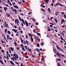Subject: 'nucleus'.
<instances>
[{
    "label": "nucleus",
    "instance_id": "1",
    "mask_svg": "<svg viewBox=\"0 0 66 66\" xmlns=\"http://www.w3.org/2000/svg\"><path fill=\"white\" fill-rule=\"evenodd\" d=\"M28 35L30 36H31V37L30 39L31 40V42H32V43H33V38H32V34H29Z\"/></svg>",
    "mask_w": 66,
    "mask_h": 66
},
{
    "label": "nucleus",
    "instance_id": "2",
    "mask_svg": "<svg viewBox=\"0 0 66 66\" xmlns=\"http://www.w3.org/2000/svg\"><path fill=\"white\" fill-rule=\"evenodd\" d=\"M18 22H19V20L17 19H15V24L17 23V24L18 26H19V24H18Z\"/></svg>",
    "mask_w": 66,
    "mask_h": 66
},
{
    "label": "nucleus",
    "instance_id": "3",
    "mask_svg": "<svg viewBox=\"0 0 66 66\" xmlns=\"http://www.w3.org/2000/svg\"><path fill=\"white\" fill-rule=\"evenodd\" d=\"M56 48H57V49L58 50H60H60H61L62 51H63V52H64V51H63V50H62V49L61 48H60V47H59L58 46L56 45Z\"/></svg>",
    "mask_w": 66,
    "mask_h": 66
},
{
    "label": "nucleus",
    "instance_id": "4",
    "mask_svg": "<svg viewBox=\"0 0 66 66\" xmlns=\"http://www.w3.org/2000/svg\"><path fill=\"white\" fill-rule=\"evenodd\" d=\"M11 8L12 10L13 11V12H14V11H15V14H17V10H16V9H14V10H13V7H11Z\"/></svg>",
    "mask_w": 66,
    "mask_h": 66
},
{
    "label": "nucleus",
    "instance_id": "5",
    "mask_svg": "<svg viewBox=\"0 0 66 66\" xmlns=\"http://www.w3.org/2000/svg\"><path fill=\"white\" fill-rule=\"evenodd\" d=\"M60 5V6H64V5H62V4L60 3H59L58 4V3H56V6H58V5Z\"/></svg>",
    "mask_w": 66,
    "mask_h": 66
},
{
    "label": "nucleus",
    "instance_id": "6",
    "mask_svg": "<svg viewBox=\"0 0 66 66\" xmlns=\"http://www.w3.org/2000/svg\"><path fill=\"white\" fill-rule=\"evenodd\" d=\"M12 31H14V32H15V33L17 32V29H12Z\"/></svg>",
    "mask_w": 66,
    "mask_h": 66
},
{
    "label": "nucleus",
    "instance_id": "7",
    "mask_svg": "<svg viewBox=\"0 0 66 66\" xmlns=\"http://www.w3.org/2000/svg\"><path fill=\"white\" fill-rule=\"evenodd\" d=\"M56 54H57V55L58 56H59V57H61V55H60V54L58 52H57Z\"/></svg>",
    "mask_w": 66,
    "mask_h": 66
},
{
    "label": "nucleus",
    "instance_id": "8",
    "mask_svg": "<svg viewBox=\"0 0 66 66\" xmlns=\"http://www.w3.org/2000/svg\"><path fill=\"white\" fill-rule=\"evenodd\" d=\"M10 62L12 65H14V63H13V62L12 61H10Z\"/></svg>",
    "mask_w": 66,
    "mask_h": 66
},
{
    "label": "nucleus",
    "instance_id": "9",
    "mask_svg": "<svg viewBox=\"0 0 66 66\" xmlns=\"http://www.w3.org/2000/svg\"><path fill=\"white\" fill-rule=\"evenodd\" d=\"M13 7H15V9H18V7L16 5H14Z\"/></svg>",
    "mask_w": 66,
    "mask_h": 66
},
{
    "label": "nucleus",
    "instance_id": "10",
    "mask_svg": "<svg viewBox=\"0 0 66 66\" xmlns=\"http://www.w3.org/2000/svg\"><path fill=\"white\" fill-rule=\"evenodd\" d=\"M8 53H9V52H8V51H7V59H9V57H8V56H7L8 55Z\"/></svg>",
    "mask_w": 66,
    "mask_h": 66
},
{
    "label": "nucleus",
    "instance_id": "11",
    "mask_svg": "<svg viewBox=\"0 0 66 66\" xmlns=\"http://www.w3.org/2000/svg\"><path fill=\"white\" fill-rule=\"evenodd\" d=\"M27 50H29V51L30 52H32V50H31V49H30V48H28Z\"/></svg>",
    "mask_w": 66,
    "mask_h": 66
},
{
    "label": "nucleus",
    "instance_id": "12",
    "mask_svg": "<svg viewBox=\"0 0 66 66\" xmlns=\"http://www.w3.org/2000/svg\"><path fill=\"white\" fill-rule=\"evenodd\" d=\"M4 11H5V12H6V10L7 9V8H6V7H4Z\"/></svg>",
    "mask_w": 66,
    "mask_h": 66
},
{
    "label": "nucleus",
    "instance_id": "13",
    "mask_svg": "<svg viewBox=\"0 0 66 66\" xmlns=\"http://www.w3.org/2000/svg\"><path fill=\"white\" fill-rule=\"evenodd\" d=\"M45 61V58H44V56H42V58L41 59V61Z\"/></svg>",
    "mask_w": 66,
    "mask_h": 66
},
{
    "label": "nucleus",
    "instance_id": "14",
    "mask_svg": "<svg viewBox=\"0 0 66 66\" xmlns=\"http://www.w3.org/2000/svg\"><path fill=\"white\" fill-rule=\"evenodd\" d=\"M21 20L22 22V23H23V24L24 25H25V23H24V21L23 20V19H21Z\"/></svg>",
    "mask_w": 66,
    "mask_h": 66
},
{
    "label": "nucleus",
    "instance_id": "15",
    "mask_svg": "<svg viewBox=\"0 0 66 66\" xmlns=\"http://www.w3.org/2000/svg\"><path fill=\"white\" fill-rule=\"evenodd\" d=\"M53 50L55 53H56V52H55L56 51V49H54V48H53Z\"/></svg>",
    "mask_w": 66,
    "mask_h": 66
},
{
    "label": "nucleus",
    "instance_id": "16",
    "mask_svg": "<svg viewBox=\"0 0 66 66\" xmlns=\"http://www.w3.org/2000/svg\"><path fill=\"white\" fill-rule=\"evenodd\" d=\"M10 49H11V51L13 52V50L14 49V48H13L12 47H10Z\"/></svg>",
    "mask_w": 66,
    "mask_h": 66
},
{
    "label": "nucleus",
    "instance_id": "17",
    "mask_svg": "<svg viewBox=\"0 0 66 66\" xmlns=\"http://www.w3.org/2000/svg\"><path fill=\"white\" fill-rule=\"evenodd\" d=\"M0 62L2 64V65H3V61L1 60H0Z\"/></svg>",
    "mask_w": 66,
    "mask_h": 66
},
{
    "label": "nucleus",
    "instance_id": "18",
    "mask_svg": "<svg viewBox=\"0 0 66 66\" xmlns=\"http://www.w3.org/2000/svg\"><path fill=\"white\" fill-rule=\"evenodd\" d=\"M37 47H40V46H39V43H37Z\"/></svg>",
    "mask_w": 66,
    "mask_h": 66
},
{
    "label": "nucleus",
    "instance_id": "19",
    "mask_svg": "<svg viewBox=\"0 0 66 66\" xmlns=\"http://www.w3.org/2000/svg\"><path fill=\"white\" fill-rule=\"evenodd\" d=\"M7 15L8 17H10V14L9 13L6 14Z\"/></svg>",
    "mask_w": 66,
    "mask_h": 66
},
{
    "label": "nucleus",
    "instance_id": "20",
    "mask_svg": "<svg viewBox=\"0 0 66 66\" xmlns=\"http://www.w3.org/2000/svg\"><path fill=\"white\" fill-rule=\"evenodd\" d=\"M10 37V36L9 35H7V40H8L9 39V37Z\"/></svg>",
    "mask_w": 66,
    "mask_h": 66
},
{
    "label": "nucleus",
    "instance_id": "21",
    "mask_svg": "<svg viewBox=\"0 0 66 66\" xmlns=\"http://www.w3.org/2000/svg\"><path fill=\"white\" fill-rule=\"evenodd\" d=\"M7 33H8V34H9L10 35V34H11V32H10V31H7Z\"/></svg>",
    "mask_w": 66,
    "mask_h": 66
},
{
    "label": "nucleus",
    "instance_id": "22",
    "mask_svg": "<svg viewBox=\"0 0 66 66\" xmlns=\"http://www.w3.org/2000/svg\"><path fill=\"white\" fill-rule=\"evenodd\" d=\"M54 20L56 22V23H57L58 22V21H57V19H54Z\"/></svg>",
    "mask_w": 66,
    "mask_h": 66
},
{
    "label": "nucleus",
    "instance_id": "23",
    "mask_svg": "<svg viewBox=\"0 0 66 66\" xmlns=\"http://www.w3.org/2000/svg\"><path fill=\"white\" fill-rule=\"evenodd\" d=\"M62 34L63 37H65V36L64 35V33H63V32H62Z\"/></svg>",
    "mask_w": 66,
    "mask_h": 66
},
{
    "label": "nucleus",
    "instance_id": "24",
    "mask_svg": "<svg viewBox=\"0 0 66 66\" xmlns=\"http://www.w3.org/2000/svg\"><path fill=\"white\" fill-rule=\"evenodd\" d=\"M61 20V21L63 22H65V20L64 19H62Z\"/></svg>",
    "mask_w": 66,
    "mask_h": 66
},
{
    "label": "nucleus",
    "instance_id": "25",
    "mask_svg": "<svg viewBox=\"0 0 66 66\" xmlns=\"http://www.w3.org/2000/svg\"><path fill=\"white\" fill-rule=\"evenodd\" d=\"M14 44L15 45V47H17V43H16V42H14Z\"/></svg>",
    "mask_w": 66,
    "mask_h": 66
},
{
    "label": "nucleus",
    "instance_id": "26",
    "mask_svg": "<svg viewBox=\"0 0 66 66\" xmlns=\"http://www.w3.org/2000/svg\"><path fill=\"white\" fill-rule=\"evenodd\" d=\"M48 12H50H50H51V10H50V8H48Z\"/></svg>",
    "mask_w": 66,
    "mask_h": 66
},
{
    "label": "nucleus",
    "instance_id": "27",
    "mask_svg": "<svg viewBox=\"0 0 66 66\" xmlns=\"http://www.w3.org/2000/svg\"><path fill=\"white\" fill-rule=\"evenodd\" d=\"M7 29H5L4 31L5 33H6V32H7Z\"/></svg>",
    "mask_w": 66,
    "mask_h": 66
},
{
    "label": "nucleus",
    "instance_id": "28",
    "mask_svg": "<svg viewBox=\"0 0 66 66\" xmlns=\"http://www.w3.org/2000/svg\"><path fill=\"white\" fill-rule=\"evenodd\" d=\"M37 34L39 36H40V33H37Z\"/></svg>",
    "mask_w": 66,
    "mask_h": 66
},
{
    "label": "nucleus",
    "instance_id": "29",
    "mask_svg": "<svg viewBox=\"0 0 66 66\" xmlns=\"http://www.w3.org/2000/svg\"><path fill=\"white\" fill-rule=\"evenodd\" d=\"M40 45H44V43L43 42H42L41 43Z\"/></svg>",
    "mask_w": 66,
    "mask_h": 66
},
{
    "label": "nucleus",
    "instance_id": "30",
    "mask_svg": "<svg viewBox=\"0 0 66 66\" xmlns=\"http://www.w3.org/2000/svg\"><path fill=\"white\" fill-rule=\"evenodd\" d=\"M32 20L33 21H34V22H35V21H36V20H35V19H34V18H33Z\"/></svg>",
    "mask_w": 66,
    "mask_h": 66
},
{
    "label": "nucleus",
    "instance_id": "31",
    "mask_svg": "<svg viewBox=\"0 0 66 66\" xmlns=\"http://www.w3.org/2000/svg\"><path fill=\"white\" fill-rule=\"evenodd\" d=\"M26 25L27 27H28V26H29V24H28V23H26Z\"/></svg>",
    "mask_w": 66,
    "mask_h": 66
},
{
    "label": "nucleus",
    "instance_id": "32",
    "mask_svg": "<svg viewBox=\"0 0 66 66\" xmlns=\"http://www.w3.org/2000/svg\"><path fill=\"white\" fill-rule=\"evenodd\" d=\"M16 64H18V65L17 66H20L19 65V64L18 63V62H16Z\"/></svg>",
    "mask_w": 66,
    "mask_h": 66
},
{
    "label": "nucleus",
    "instance_id": "33",
    "mask_svg": "<svg viewBox=\"0 0 66 66\" xmlns=\"http://www.w3.org/2000/svg\"><path fill=\"white\" fill-rule=\"evenodd\" d=\"M1 52H2L3 53H4V51L3 50H2L1 51Z\"/></svg>",
    "mask_w": 66,
    "mask_h": 66
},
{
    "label": "nucleus",
    "instance_id": "34",
    "mask_svg": "<svg viewBox=\"0 0 66 66\" xmlns=\"http://www.w3.org/2000/svg\"><path fill=\"white\" fill-rule=\"evenodd\" d=\"M18 47H16L17 48V50H19V46H18Z\"/></svg>",
    "mask_w": 66,
    "mask_h": 66
},
{
    "label": "nucleus",
    "instance_id": "35",
    "mask_svg": "<svg viewBox=\"0 0 66 66\" xmlns=\"http://www.w3.org/2000/svg\"><path fill=\"white\" fill-rule=\"evenodd\" d=\"M57 60L58 61H59V62H61V60L60 59H58Z\"/></svg>",
    "mask_w": 66,
    "mask_h": 66
},
{
    "label": "nucleus",
    "instance_id": "36",
    "mask_svg": "<svg viewBox=\"0 0 66 66\" xmlns=\"http://www.w3.org/2000/svg\"><path fill=\"white\" fill-rule=\"evenodd\" d=\"M37 50L38 52L40 53V52L39 51V50L38 49V48H37Z\"/></svg>",
    "mask_w": 66,
    "mask_h": 66
},
{
    "label": "nucleus",
    "instance_id": "37",
    "mask_svg": "<svg viewBox=\"0 0 66 66\" xmlns=\"http://www.w3.org/2000/svg\"><path fill=\"white\" fill-rule=\"evenodd\" d=\"M60 38L61 40H63V38L61 36H60Z\"/></svg>",
    "mask_w": 66,
    "mask_h": 66
},
{
    "label": "nucleus",
    "instance_id": "38",
    "mask_svg": "<svg viewBox=\"0 0 66 66\" xmlns=\"http://www.w3.org/2000/svg\"><path fill=\"white\" fill-rule=\"evenodd\" d=\"M19 18L20 21H21V18L20 17V16H19Z\"/></svg>",
    "mask_w": 66,
    "mask_h": 66
},
{
    "label": "nucleus",
    "instance_id": "39",
    "mask_svg": "<svg viewBox=\"0 0 66 66\" xmlns=\"http://www.w3.org/2000/svg\"><path fill=\"white\" fill-rule=\"evenodd\" d=\"M22 49L23 51H25V50H24V47H23L22 48Z\"/></svg>",
    "mask_w": 66,
    "mask_h": 66
},
{
    "label": "nucleus",
    "instance_id": "40",
    "mask_svg": "<svg viewBox=\"0 0 66 66\" xmlns=\"http://www.w3.org/2000/svg\"><path fill=\"white\" fill-rule=\"evenodd\" d=\"M9 52L10 53H12V52H11V49H10V48H9Z\"/></svg>",
    "mask_w": 66,
    "mask_h": 66
},
{
    "label": "nucleus",
    "instance_id": "41",
    "mask_svg": "<svg viewBox=\"0 0 66 66\" xmlns=\"http://www.w3.org/2000/svg\"><path fill=\"white\" fill-rule=\"evenodd\" d=\"M13 56H16V53H14V54H13Z\"/></svg>",
    "mask_w": 66,
    "mask_h": 66
},
{
    "label": "nucleus",
    "instance_id": "42",
    "mask_svg": "<svg viewBox=\"0 0 66 66\" xmlns=\"http://www.w3.org/2000/svg\"><path fill=\"white\" fill-rule=\"evenodd\" d=\"M5 27H6V28H7L8 27V24H6Z\"/></svg>",
    "mask_w": 66,
    "mask_h": 66
},
{
    "label": "nucleus",
    "instance_id": "43",
    "mask_svg": "<svg viewBox=\"0 0 66 66\" xmlns=\"http://www.w3.org/2000/svg\"><path fill=\"white\" fill-rule=\"evenodd\" d=\"M64 17L65 19H66V15L65 14L64 15Z\"/></svg>",
    "mask_w": 66,
    "mask_h": 66
},
{
    "label": "nucleus",
    "instance_id": "44",
    "mask_svg": "<svg viewBox=\"0 0 66 66\" xmlns=\"http://www.w3.org/2000/svg\"><path fill=\"white\" fill-rule=\"evenodd\" d=\"M33 32L34 33H36V32H35V29H34L33 30Z\"/></svg>",
    "mask_w": 66,
    "mask_h": 66
},
{
    "label": "nucleus",
    "instance_id": "45",
    "mask_svg": "<svg viewBox=\"0 0 66 66\" xmlns=\"http://www.w3.org/2000/svg\"><path fill=\"white\" fill-rule=\"evenodd\" d=\"M66 25H63L62 26V28H63L64 27H66Z\"/></svg>",
    "mask_w": 66,
    "mask_h": 66
},
{
    "label": "nucleus",
    "instance_id": "46",
    "mask_svg": "<svg viewBox=\"0 0 66 66\" xmlns=\"http://www.w3.org/2000/svg\"><path fill=\"white\" fill-rule=\"evenodd\" d=\"M16 56L17 58V59H18V56L17 54H16Z\"/></svg>",
    "mask_w": 66,
    "mask_h": 66
},
{
    "label": "nucleus",
    "instance_id": "47",
    "mask_svg": "<svg viewBox=\"0 0 66 66\" xmlns=\"http://www.w3.org/2000/svg\"><path fill=\"white\" fill-rule=\"evenodd\" d=\"M9 39L10 40H12V38L9 37Z\"/></svg>",
    "mask_w": 66,
    "mask_h": 66
},
{
    "label": "nucleus",
    "instance_id": "48",
    "mask_svg": "<svg viewBox=\"0 0 66 66\" xmlns=\"http://www.w3.org/2000/svg\"><path fill=\"white\" fill-rule=\"evenodd\" d=\"M28 41H27V40H26V42L27 45H28Z\"/></svg>",
    "mask_w": 66,
    "mask_h": 66
},
{
    "label": "nucleus",
    "instance_id": "49",
    "mask_svg": "<svg viewBox=\"0 0 66 66\" xmlns=\"http://www.w3.org/2000/svg\"><path fill=\"white\" fill-rule=\"evenodd\" d=\"M26 38H28V35H26Z\"/></svg>",
    "mask_w": 66,
    "mask_h": 66
},
{
    "label": "nucleus",
    "instance_id": "50",
    "mask_svg": "<svg viewBox=\"0 0 66 66\" xmlns=\"http://www.w3.org/2000/svg\"><path fill=\"white\" fill-rule=\"evenodd\" d=\"M0 12L1 13H2V10H1V9L0 10Z\"/></svg>",
    "mask_w": 66,
    "mask_h": 66
},
{
    "label": "nucleus",
    "instance_id": "51",
    "mask_svg": "<svg viewBox=\"0 0 66 66\" xmlns=\"http://www.w3.org/2000/svg\"><path fill=\"white\" fill-rule=\"evenodd\" d=\"M11 59L12 60H13V61H14V62H15V60H14V59H13V58H11Z\"/></svg>",
    "mask_w": 66,
    "mask_h": 66
},
{
    "label": "nucleus",
    "instance_id": "52",
    "mask_svg": "<svg viewBox=\"0 0 66 66\" xmlns=\"http://www.w3.org/2000/svg\"><path fill=\"white\" fill-rule=\"evenodd\" d=\"M39 50L40 51H43V50L42 48L39 49Z\"/></svg>",
    "mask_w": 66,
    "mask_h": 66
},
{
    "label": "nucleus",
    "instance_id": "53",
    "mask_svg": "<svg viewBox=\"0 0 66 66\" xmlns=\"http://www.w3.org/2000/svg\"><path fill=\"white\" fill-rule=\"evenodd\" d=\"M49 1V0H46L45 2H48Z\"/></svg>",
    "mask_w": 66,
    "mask_h": 66
},
{
    "label": "nucleus",
    "instance_id": "54",
    "mask_svg": "<svg viewBox=\"0 0 66 66\" xmlns=\"http://www.w3.org/2000/svg\"><path fill=\"white\" fill-rule=\"evenodd\" d=\"M25 48H26V49H27V46L25 45Z\"/></svg>",
    "mask_w": 66,
    "mask_h": 66
},
{
    "label": "nucleus",
    "instance_id": "55",
    "mask_svg": "<svg viewBox=\"0 0 66 66\" xmlns=\"http://www.w3.org/2000/svg\"><path fill=\"white\" fill-rule=\"evenodd\" d=\"M55 13H57V14H60V12L59 11L56 12Z\"/></svg>",
    "mask_w": 66,
    "mask_h": 66
},
{
    "label": "nucleus",
    "instance_id": "56",
    "mask_svg": "<svg viewBox=\"0 0 66 66\" xmlns=\"http://www.w3.org/2000/svg\"><path fill=\"white\" fill-rule=\"evenodd\" d=\"M48 31H51V30L49 28H48Z\"/></svg>",
    "mask_w": 66,
    "mask_h": 66
},
{
    "label": "nucleus",
    "instance_id": "57",
    "mask_svg": "<svg viewBox=\"0 0 66 66\" xmlns=\"http://www.w3.org/2000/svg\"><path fill=\"white\" fill-rule=\"evenodd\" d=\"M50 24H52V25H53V26L54 25V24H53V23L50 22Z\"/></svg>",
    "mask_w": 66,
    "mask_h": 66
},
{
    "label": "nucleus",
    "instance_id": "58",
    "mask_svg": "<svg viewBox=\"0 0 66 66\" xmlns=\"http://www.w3.org/2000/svg\"><path fill=\"white\" fill-rule=\"evenodd\" d=\"M32 14V12H29L28 13V15H30V14Z\"/></svg>",
    "mask_w": 66,
    "mask_h": 66
},
{
    "label": "nucleus",
    "instance_id": "59",
    "mask_svg": "<svg viewBox=\"0 0 66 66\" xmlns=\"http://www.w3.org/2000/svg\"><path fill=\"white\" fill-rule=\"evenodd\" d=\"M21 42L22 44H23V40H21Z\"/></svg>",
    "mask_w": 66,
    "mask_h": 66
},
{
    "label": "nucleus",
    "instance_id": "60",
    "mask_svg": "<svg viewBox=\"0 0 66 66\" xmlns=\"http://www.w3.org/2000/svg\"><path fill=\"white\" fill-rule=\"evenodd\" d=\"M61 14H62V15H64V12H62L61 13Z\"/></svg>",
    "mask_w": 66,
    "mask_h": 66
},
{
    "label": "nucleus",
    "instance_id": "61",
    "mask_svg": "<svg viewBox=\"0 0 66 66\" xmlns=\"http://www.w3.org/2000/svg\"><path fill=\"white\" fill-rule=\"evenodd\" d=\"M52 6H53V3H52L51 5Z\"/></svg>",
    "mask_w": 66,
    "mask_h": 66
},
{
    "label": "nucleus",
    "instance_id": "62",
    "mask_svg": "<svg viewBox=\"0 0 66 66\" xmlns=\"http://www.w3.org/2000/svg\"><path fill=\"white\" fill-rule=\"evenodd\" d=\"M36 25H37V26L38 25V22H36Z\"/></svg>",
    "mask_w": 66,
    "mask_h": 66
},
{
    "label": "nucleus",
    "instance_id": "63",
    "mask_svg": "<svg viewBox=\"0 0 66 66\" xmlns=\"http://www.w3.org/2000/svg\"><path fill=\"white\" fill-rule=\"evenodd\" d=\"M25 23L26 24V23H28V22H27V21L25 20Z\"/></svg>",
    "mask_w": 66,
    "mask_h": 66
},
{
    "label": "nucleus",
    "instance_id": "64",
    "mask_svg": "<svg viewBox=\"0 0 66 66\" xmlns=\"http://www.w3.org/2000/svg\"><path fill=\"white\" fill-rule=\"evenodd\" d=\"M58 66H61V65H60V64L59 63H58Z\"/></svg>",
    "mask_w": 66,
    "mask_h": 66
}]
</instances>
